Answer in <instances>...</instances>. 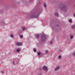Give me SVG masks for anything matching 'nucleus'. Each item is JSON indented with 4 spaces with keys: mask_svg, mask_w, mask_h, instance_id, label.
<instances>
[{
    "mask_svg": "<svg viewBox=\"0 0 75 75\" xmlns=\"http://www.w3.org/2000/svg\"><path fill=\"white\" fill-rule=\"evenodd\" d=\"M62 10H64L65 11H66L67 8V6H62Z\"/></svg>",
    "mask_w": 75,
    "mask_h": 75,
    "instance_id": "obj_1",
    "label": "nucleus"
},
{
    "mask_svg": "<svg viewBox=\"0 0 75 75\" xmlns=\"http://www.w3.org/2000/svg\"><path fill=\"white\" fill-rule=\"evenodd\" d=\"M41 39L42 41H45V40H46V37H45V36L43 35L42 36Z\"/></svg>",
    "mask_w": 75,
    "mask_h": 75,
    "instance_id": "obj_2",
    "label": "nucleus"
},
{
    "mask_svg": "<svg viewBox=\"0 0 75 75\" xmlns=\"http://www.w3.org/2000/svg\"><path fill=\"white\" fill-rule=\"evenodd\" d=\"M22 44H23L22 42H18L16 44V45L17 46H21V45H22Z\"/></svg>",
    "mask_w": 75,
    "mask_h": 75,
    "instance_id": "obj_3",
    "label": "nucleus"
},
{
    "mask_svg": "<svg viewBox=\"0 0 75 75\" xmlns=\"http://www.w3.org/2000/svg\"><path fill=\"white\" fill-rule=\"evenodd\" d=\"M43 68L44 70H46V71H47V68L45 66H44L43 67Z\"/></svg>",
    "mask_w": 75,
    "mask_h": 75,
    "instance_id": "obj_4",
    "label": "nucleus"
},
{
    "mask_svg": "<svg viewBox=\"0 0 75 75\" xmlns=\"http://www.w3.org/2000/svg\"><path fill=\"white\" fill-rule=\"evenodd\" d=\"M59 66L56 67V68L55 69V71H57L58 70H59Z\"/></svg>",
    "mask_w": 75,
    "mask_h": 75,
    "instance_id": "obj_5",
    "label": "nucleus"
},
{
    "mask_svg": "<svg viewBox=\"0 0 75 75\" xmlns=\"http://www.w3.org/2000/svg\"><path fill=\"white\" fill-rule=\"evenodd\" d=\"M22 30V31H24V30H27V28L25 27H23Z\"/></svg>",
    "mask_w": 75,
    "mask_h": 75,
    "instance_id": "obj_6",
    "label": "nucleus"
},
{
    "mask_svg": "<svg viewBox=\"0 0 75 75\" xmlns=\"http://www.w3.org/2000/svg\"><path fill=\"white\" fill-rule=\"evenodd\" d=\"M55 16L56 17H58V13H55Z\"/></svg>",
    "mask_w": 75,
    "mask_h": 75,
    "instance_id": "obj_7",
    "label": "nucleus"
},
{
    "mask_svg": "<svg viewBox=\"0 0 75 75\" xmlns=\"http://www.w3.org/2000/svg\"><path fill=\"white\" fill-rule=\"evenodd\" d=\"M10 36L11 37V38H13V37H14V35L12 34H10Z\"/></svg>",
    "mask_w": 75,
    "mask_h": 75,
    "instance_id": "obj_8",
    "label": "nucleus"
},
{
    "mask_svg": "<svg viewBox=\"0 0 75 75\" xmlns=\"http://www.w3.org/2000/svg\"><path fill=\"white\" fill-rule=\"evenodd\" d=\"M20 49H17L16 50V52H20Z\"/></svg>",
    "mask_w": 75,
    "mask_h": 75,
    "instance_id": "obj_9",
    "label": "nucleus"
},
{
    "mask_svg": "<svg viewBox=\"0 0 75 75\" xmlns=\"http://www.w3.org/2000/svg\"><path fill=\"white\" fill-rule=\"evenodd\" d=\"M35 37H36V38H38V37H39V35L38 34H36L35 35Z\"/></svg>",
    "mask_w": 75,
    "mask_h": 75,
    "instance_id": "obj_10",
    "label": "nucleus"
},
{
    "mask_svg": "<svg viewBox=\"0 0 75 75\" xmlns=\"http://www.w3.org/2000/svg\"><path fill=\"white\" fill-rule=\"evenodd\" d=\"M70 23H71V22H72V20L71 19L69 20L68 21Z\"/></svg>",
    "mask_w": 75,
    "mask_h": 75,
    "instance_id": "obj_11",
    "label": "nucleus"
},
{
    "mask_svg": "<svg viewBox=\"0 0 75 75\" xmlns=\"http://www.w3.org/2000/svg\"><path fill=\"white\" fill-rule=\"evenodd\" d=\"M58 58L59 59H61V56L60 55H59Z\"/></svg>",
    "mask_w": 75,
    "mask_h": 75,
    "instance_id": "obj_12",
    "label": "nucleus"
},
{
    "mask_svg": "<svg viewBox=\"0 0 75 75\" xmlns=\"http://www.w3.org/2000/svg\"><path fill=\"white\" fill-rule=\"evenodd\" d=\"M38 55H41V52H38Z\"/></svg>",
    "mask_w": 75,
    "mask_h": 75,
    "instance_id": "obj_13",
    "label": "nucleus"
},
{
    "mask_svg": "<svg viewBox=\"0 0 75 75\" xmlns=\"http://www.w3.org/2000/svg\"><path fill=\"white\" fill-rule=\"evenodd\" d=\"M33 51H34V52H36V51H37V50H36L35 49H34Z\"/></svg>",
    "mask_w": 75,
    "mask_h": 75,
    "instance_id": "obj_14",
    "label": "nucleus"
},
{
    "mask_svg": "<svg viewBox=\"0 0 75 75\" xmlns=\"http://www.w3.org/2000/svg\"><path fill=\"white\" fill-rule=\"evenodd\" d=\"M44 7H47V5L45 4H44Z\"/></svg>",
    "mask_w": 75,
    "mask_h": 75,
    "instance_id": "obj_15",
    "label": "nucleus"
},
{
    "mask_svg": "<svg viewBox=\"0 0 75 75\" xmlns=\"http://www.w3.org/2000/svg\"><path fill=\"white\" fill-rule=\"evenodd\" d=\"M70 38L71 39H72L73 38V35L71 36L70 37Z\"/></svg>",
    "mask_w": 75,
    "mask_h": 75,
    "instance_id": "obj_16",
    "label": "nucleus"
},
{
    "mask_svg": "<svg viewBox=\"0 0 75 75\" xmlns=\"http://www.w3.org/2000/svg\"><path fill=\"white\" fill-rule=\"evenodd\" d=\"M20 37L21 38H23V35H21L20 36Z\"/></svg>",
    "mask_w": 75,
    "mask_h": 75,
    "instance_id": "obj_17",
    "label": "nucleus"
},
{
    "mask_svg": "<svg viewBox=\"0 0 75 75\" xmlns=\"http://www.w3.org/2000/svg\"><path fill=\"white\" fill-rule=\"evenodd\" d=\"M50 44H52V43H53V42H52V41H50Z\"/></svg>",
    "mask_w": 75,
    "mask_h": 75,
    "instance_id": "obj_18",
    "label": "nucleus"
},
{
    "mask_svg": "<svg viewBox=\"0 0 75 75\" xmlns=\"http://www.w3.org/2000/svg\"><path fill=\"white\" fill-rule=\"evenodd\" d=\"M36 17L35 16L33 15L32 17H31V18H33V17Z\"/></svg>",
    "mask_w": 75,
    "mask_h": 75,
    "instance_id": "obj_19",
    "label": "nucleus"
},
{
    "mask_svg": "<svg viewBox=\"0 0 75 75\" xmlns=\"http://www.w3.org/2000/svg\"><path fill=\"white\" fill-rule=\"evenodd\" d=\"M73 55L74 56H75V53H73Z\"/></svg>",
    "mask_w": 75,
    "mask_h": 75,
    "instance_id": "obj_20",
    "label": "nucleus"
},
{
    "mask_svg": "<svg viewBox=\"0 0 75 75\" xmlns=\"http://www.w3.org/2000/svg\"><path fill=\"white\" fill-rule=\"evenodd\" d=\"M15 63V64H18L17 62H14V64H15V63Z\"/></svg>",
    "mask_w": 75,
    "mask_h": 75,
    "instance_id": "obj_21",
    "label": "nucleus"
},
{
    "mask_svg": "<svg viewBox=\"0 0 75 75\" xmlns=\"http://www.w3.org/2000/svg\"><path fill=\"white\" fill-rule=\"evenodd\" d=\"M48 52V50H46V53H47V52Z\"/></svg>",
    "mask_w": 75,
    "mask_h": 75,
    "instance_id": "obj_22",
    "label": "nucleus"
},
{
    "mask_svg": "<svg viewBox=\"0 0 75 75\" xmlns=\"http://www.w3.org/2000/svg\"><path fill=\"white\" fill-rule=\"evenodd\" d=\"M74 16H75V14H74Z\"/></svg>",
    "mask_w": 75,
    "mask_h": 75,
    "instance_id": "obj_23",
    "label": "nucleus"
}]
</instances>
